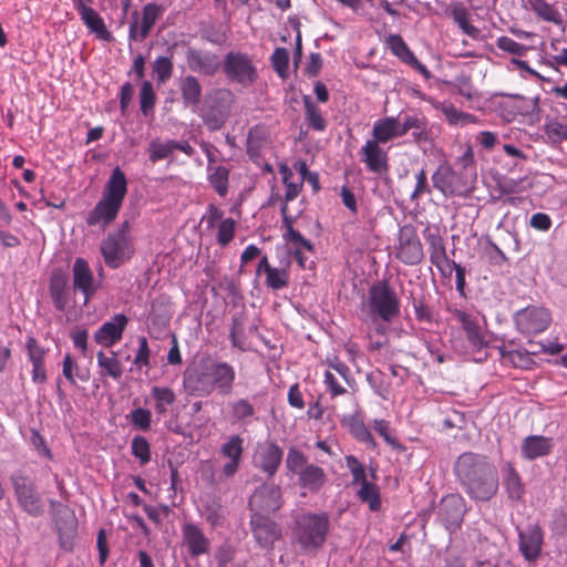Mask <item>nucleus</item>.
Listing matches in <instances>:
<instances>
[{"mask_svg": "<svg viewBox=\"0 0 567 567\" xmlns=\"http://www.w3.org/2000/svg\"><path fill=\"white\" fill-rule=\"evenodd\" d=\"M453 471L462 489L472 501L486 503L497 495L498 471L487 455L464 452L456 458Z\"/></svg>", "mask_w": 567, "mask_h": 567, "instance_id": "obj_1", "label": "nucleus"}, {"mask_svg": "<svg viewBox=\"0 0 567 567\" xmlns=\"http://www.w3.org/2000/svg\"><path fill=\"white\" fill-rule=\"evenodd\" d=\"M236 372L231 364L218 360H203L184 372V388L190 395L207 396L214 391L220 395L233 392Z\"/></svg>", "mask_w": 567, "mask_h": 567, "instance_id": "obj_2", "label": "nucleus"}, {"mask_svg": "<svg viewBox=\"0 0 567 567\" xmlns=\"http://www.w3.org/2000/svg\"><path fill=\"white\" fill-rule=\"evenodd\" d=\"M127 194V178L124 172L116 166L104 187L102 198L87 214L89 226L106 228L116 217Z\"/></svg>", "mask_w": 567, "mask_h": 567, "instance_id": "obj_3", "label": "nucleus"}, {"mask_svg": "<svg viewBox=\"0 0 567 567\" xmlns=\"http://www.w3.org/2000/svg\"><path fill=\"white\" fill-rule=\"evenodd\" d=\"M463 171L456 172L450 165H440L432 175L433 186L445 196H463L473 189L476 171L473 166V155L466 152L462 157Z\"/></svg>", "mask_w": 567, "mask_h": 567, "instance_id": "obj_4", "label": "nucleus"}, {"mask_svg": "<svg viewBox=\"0 0 567 567\" xmlns=\"http://www.w3.org/2000/svg\"><path fill=\"white\" fill-rule=\"evenodd\" d=\"M372 321L392 322L400 315V300L386 281L372 285L363 306Z\"/></svg>", "mask_w": 567, "mask_h": 567, "instance_id": "obj_5", "label": "nucleus"}, {"mask_svg": "<svg viewBox=\"0 0 567 567\" xmlns=\"http://www.w3.org/2000/svg\"><path fill=\"white\" fill-rule=\"evenodd\" d=\"M100 251L105 265L111 269H117L131 259L134 245L127 220L123 221L117 230L107 234L101 243Z\"/></svg>", "mask_w": 567, "mask_h": 567, "instance_id": "obj_6", "label": "nucleus"}, {"mask_svg": "<svg viewBox=\"0 0 567 567\" xmlns=\"http://www.w3.org/2000/svg\"><path fill=\"white\" fill-rule=\"evenodd\" d=\"M329 516L326 513H307L296 519L295 536L305 549L322 546L329 530Z\"/></svg>", "mask_w": 567, "mask_h": 567, "instance_id": "obj_7", "label": "nucleus"}, {"mask_svg": "<svg viewBox=\"0 0 567 567\" xmlns=\"http://www.w3.org/2000/svg\"><path fill=\"white\" fill-rule=\"evenodd\" d=\"M221 71L226 79L243 87L251 86L258 79L254 58L241 51H229L223 59Z\"/></svg>", "mask_w": 567, "mask_h": 567, "instance_id": "obj_8", "label": "nucleus"}, {"mask_svg": "<svg viewBox=\"0 0 567 567\" xmlns=\"http://www.w3.org/2000/svg\"><path fill=\"white\" fill-rule=\"evenodd\" d=\"M11 481L18 504L22 509L33 517L41 516L44 513V504L35 484L21 473L12 474Z\"/></svg>", "mask_w": 567, "mask_h": 567, "instance_id": "obj_9", "label": "nucleus"}, {"mask_svg": "<svg viewBox=\"0 0 567 567\" xmlns=\"http://www.w3.org/2000/svg\"><path fill=\"white\" fill-rule=\"evenodd\" d=\"M516 329L525 336L537 334L545 331L550 322L551 315L548 309L539 306H527L515 312Z\"/></svg>", "mask_w": 567, "mask_h": 567, "instance_id": "obj_10", "label": "nucleus"}, {"mask_svg": "<svg viewBox=\"0 0 567 567\" xmlns=\"http://www.w3.org/2000/svg\"><path fill=\"white\" fill-rule=\"evenodd\" d=\"M466 502L460 494L443 497L437 507V518L450 533L461 528L466 513Z\"/></svg>", "mask_w": 567, "mask_h": 567, "instance_id": "obj_11", "label": "nucleus"}, {"mask_svg": "<svg viewBox=\"0 0 567 567\" xmlns=\"http://www.w3.org/2000/svg\"><path fill=\"white\" fill-rule=\"evenodd\" d=\"M395 256L409 266L419 265L423 260V246L413 226L405 225L400 229Z\"/></svg>", "mask_w": 567, "mask_h": 567, "instance_id": "obj_12", "label": "nucleus"}, {"mask_svg": "<svg viewBox=\"0 0 567 567\" xmlns=\"http://www.w3.org/2000/svg\"><path fill=\"white\" fill-rule=\"evenodd\" d=\"M249 525L255 540L261 548L271 549L282 536L280 525L262 513H252Z\"/></svg>", "mask_w": 567, "mask_h": 567, "instance_id": "obj_13", "label": "nucleus"}, {"mask_svg": "<svg viewBox=\"0 0 567 567\" xmlns=\"http://www.w3.org/2000/svg\"><path fill=\"white\" fill-rule=\"evenodd\" d=\"M284 457V450L274 441L258 443L252 456L255 467L268 477L275 476Z\"/></svg>", "mask_w": 567, "mask_h": 567, "instance_id": "obj_14", "label": "nucleus"}, {"mask_svg": "<svg viewBox=\"0 0 567 567\" xmlns=\"http://www.w3.org/2000/svg\"><path fill=\"white\" fill-rule=\"evenodd\" d=\"M518 549L528 563L536 561L544 546V530L538 524H528L525 528H517Z\"/></svg>", "mask_w": 567, "mask_h": 567, "instance_id": "obj_15", "label": "nucleus"}, {"mask_svg": "<svg viewBox=\"0 0 567 567\" xmlns=\"http://www.w3.org/2000/svg\"><path fill=\"white\" fill-rule=\"evenodd\" d=\"M186 63L192 72L214 76L221 69L223 60L215 52L189 47L186 51Z\"/></svg>", "mask_w": 567, "mask_h": 567, "instance_id": "obj_16", "label": "nucleus"}, {"mask_svg": "<svg viewBox=\"0 0 567 567\" xmlns=\"http://www.w3.org/2000/svg\"><path fill=\"white\" fill-rule=\"evenodd\" d=\"M281 505L280 487L272 483H265L259 486L249 499V508L254 513H275Z\"/></svg>", "mask_w": 567, "mask_h": 567, "instance_id": "obj_17", "label": "nucleus"}, {"mask_svg": "<svg viewBox=\"0 0 567 567\" xmlns=\"http://www.w3.org/2000/svg\"><path fill=\"white\" fill-rule=\"evenodd\" d=\"M453 318L461 324L462 329L466 334V340L473 350H482L487 347V341L482 332V328L475 316L461 310H451Z\"/></svg>", "mask_w": 567, "mask_h": 567, "instance_id": "obj_18", "label": "nucleus"}, {"mask_svg": "<svg viewBox=\"0 0 567 567\" xmlns=\"http://www.w3.org/2000/svg\"><path fill=\"white\" fill-rule=\"evenodd\" d=\"M127 322L128 319L124 313L115 315L95 331V342L106 348L114 346L122 339Z\"/></svg>", "mask_w": 567, "mask_h": 567, "instance_id": "obj_19", "label": "nucleus"}, {"mask_svg": "<svg viewBox=\"0 0 567 567\" xmlns=\"http://www.w3.org/2000/svg\"><path fill=\"white\" fill-rule=\"evenodd\" d=\"M73 289L80 290L84 297V305L95 295L97 287L94 284L93 272L83 258H76L72 267Z\"/></svg>", "mask_w": 567, "mask_h": 567, "instance_id": "obj_20", "label": "nucleus"}, {"mask_svg": "<svg viewBox=\"0 0 567 567\" xmlns=\"http://www.w3.org/2000/svg\"><path fill=\"white\" fill-rule=\"evenodd\" d=\"M74 7L81 17V20L91 32L95 33L101 40H112V33L106 29L103 19L93 8L86 6L83 0H75Z\"/></svg>", "mask_w": 567, "mask_h": 567, "instance_id": "obj_21", "label": "nucleus"}, {"mask_svg": "<svg viewBox=\"0 0 567 567\" xmlns=\"http://www.w3.org/2000/svg\"><path fill=\"white\" fill-rule=\"evenodd\" d=\"M554 447L553 439L543 435H529L520 445V455L527 461L547 456Z\"/></svg>", "mask_w": 567, "mask_h": 567, "instance_id": "obj_22", "label": "nucleus"}, {"mask_svg": "<svg viewBox=\"0 0 567 567\" xmlns=\"http://www.w3.org/2000/svg\"><path fill=\"white\" fill-rule=\"evenodd\" d=\"M183 538L192 557L196 558L209 553L210 542L197 525L193 523L185 524L183 526Z\"/></svg>", "mask_w": 567, "mask_h": 567, "instance_id": "obj_23", "label": "nucleus"}, {"mask_svg": "<svg viewBox=\"0 0 567 567\" xmlns=\"http://www.w3.org/2000/svg\"><path fill=\"white\" fill-rule=\"evenodd\" d=\"M69 278L61 269L52 271L49 280V293L54 308L59 311H64L68 305V288Z\"/></svg>", "mask_w": 567, "mask_h": 567, "instance_id": "obj_24", "label": "nucleus"}, {"mask_svg": "<svg viewBox=\"0 0 567 567\" xmlns=\"http://www.w3.org/2000/svg\"><path fill=\"white\" fill-rule=\"evenodd\" d=\"M423 234L425 240L429 244L431 262L439 268L442 275H445L443 264L451 266L452 260H450L446 256V249L443 238L440 236L437 231H431L429 227L424 230Z\"/></svg>", "mask_w": 567, "mask_h": 567, "instance_id": "obj_25", "label": "nucleus"}, {"mask_svg": "<svg viewBox=\"0 0 567 567\" xmlns=\"http://www.w3.org/2000/svg\"><path fill=\"white\" fill-rule=\"evenodd\" d=\"M361 153L369 171L373 173L388 171V155L375 141L368 140Z\"/></svg>", "mask_w": 567, "mask_h": 567, "instance_id": "obj_26", "label": "nucleus"}, {"mask_svg": "<svg viewBox=\"0 0 567 567\" xmlns=\"http://www.w3.org/2000/svg\"><path fill=\"white\" fill-rule=\"evenodd\" d=\"M178 89L185 107L195 109L202 100L203 87L197 76L188 74L179 80Z\"/></svg>", "mask_w": 567, "mask_h": 567, "instance_id": "obj_27", "label": "nucleus"}, {"mask_svg": "<svg viewBox=\"0 0 567 567\" xmlns=\"http://www.w3.org/2000/svg\"><path fill=\"white\" fill-rule=\"evenodd\" d=\"M444 13L458 25L464 34L472 38L478 34V29L470 22V12L463 2H451L445 8Z\"/></svg>", "mask_w": 567, "mask_h": 567, "instance_id": "obj_28", "label": "nucleus"}, {"mask_svg": "<svg viewBox=\"0 0 567 567\" xmlns=\"http://www.w3.org/2000/svg\"><path fill=\"white\" fill-rule=\"evenodd\" d=\"M502 472L503 484L508 497L512 501L520 499L525 493V486L514 465L511 462L505 463L502 467Z\"/></svg>", "mask_w": 567, "mask_h": 567, "instance_id": "obj_29", "label": "nucleus"}, {"mask_svg": "<svg viewBox=\"0 0 567 567\" xmlns=\"http://www.w3.org/2000/svg\"><path fill=\"white\" fill-rule=\"evenodd\" d=\"M280 213L282 216V227L286 229V231L284 234V239L287 243H291L293 245H299L302 248H305L306 250L312 251L313 244L309 239L305 238L298 230H296L293 228L292 225H293L295 219H293V217L288 215V205H286V203H282V205L280 207Z\"/></svg>", "mask_w": 567, "mask_h": 567, "instance_id": "obj_30", "label": "nucleus"}, {"mask_svg": "<svg viewBox=\"0 0 567 567\" xmlns=\"http://www.w3.org/2000/svg\"><path fill=\"white\" fill-rule=\"evenodd\" d=\"M327 481V475L323 468L310 464L298 476V484L300 487L308 489L311 493H318Z\"/></svg>", "mask_w": 567, "mask_h": 567, "instance_id": "obj_31", "label": "nucleus"}, {"mask_svg": "<svg viewBox=\"0 0 567 567\" xmlns=\"http://www.w3.org/2000/svg\"><path fill=\"white\" fill-rule=\"evenodd\" d=\"M111 355H106L103 351H99L96 354L97 365L101 369L100 374L102 377H111L114 380H120L123 374V368L117 359L114 351L110 352Z\"/></svg>", "mask_w": 567, "mask_h": 567, "instance_id": "obj_32", "label": "nucleus"}, {"mask_svg": "<svg viewBox=\"0 0 567 567\" xmlns=\"http://www.w3.org/2000/svg\"><path fill=\"white\" fill-rule=\"evenodd\" d=\"M165 7L157 3H147L142 10V21L140 25V39L144 40L156 21L163 16Z\"/></svg>", "mask_w": 567, "mask_h": 567, "instance_id": "obj_33", "label": "nucleus"}, {"mask_svg": "<svg viewBox=\"0 0 567 567\" xmlns=\"http://www.w3.org/2000/svg\"><path fill=\"white\" fill-rule=\"evenodd\" d=\"M228 409L233 422L247 424L254 417L256 410L248 399H238L228 403Z\"/></svg>", "mask_w": 567, "mask_h": 567, "instance_id": "obj_34", "label": "nucleus"}, {"mask_svg": "<svg viewBox=\"0 0 567 567\" xmlns=\"http://www.w3.org/2000/svg\"><path fill=\"white\" fill-rule=\"evenodd\" d=\"M208 181L216 193L224 197L228 193L229 169L225 166L207 165Z\"/></svg>", "mask_w": 567, "mask_h": 567, "instance_id": "obj_35", "label": "nucleus"}, {"mask_svg": "<svg viewBox=\"0 0 567 567\" xmlns=\"http://www.w3.org/2000/svg\"><path fill=\"white\" fill-rule=\"evenodd\" d=\"M302 102L305 105V114L309 127L318 132L324 131L327 127V121L322 116L319 107L312 101L311 96L303 95Z\"/></svg>", "mask_w": 567, "mask_h": 567, "instance_id": "obj_36", "label": "nucleus"}, {"mask_svg": "<svg viewBox=\"0 0 567 567\" xmlns=\"http://www.w3.org/2000/svg\"><path fill=\"white\" fill-rule=\"evenodd\" d=\"M394 133V116H385L374 122L372 128L373 138L371 141H375L378 144H385L395 138Z\"/></svg>", "mask_w": 567, "mask_h": 567, "instance_id": "obj_37", "label": "nucleus"}, {"mask_svg": "<svg viewBox=\"0 0 567 567\" xmlns=\"http://www.w3.org/2000/svg\"><path fill=\"white\" fill-rule=\"evenodd\" d=\"M347 425L351 435L359 442L367 444L370 449H375L377 443L370 432V430L365 426L363 421H361L357 416H351L347 421Z\"/></svg>", "mask_w": 567, "mask_h": 567, "instance_id": "obj_38", "label": "nucleus"}, {"mask_svg": "<svg viewBox=\"0 0 567 567\" xmlns=\"http://www.w3.org/2000/svg\"><path fill=\"white\" fill-rule=\"evenodd\" d=\"M207 97L208 106L230 113L235 95L229 89H214L208 93Z\"/></svg>", "mask_w": 567, "mask_h": 567, "instance_id": "obj_39", "label": "nucleus"}, {"mask_svg": "<svg viewBox=\"0 0 567 567\" xmlns=\"http://www.w3.org/2000/svg\"><path fill=\"white\" fill-rule=\"evenodd\" d=\"M530 8L544 21L553 22L557 25L563 24V18L559 11L546 0L530 1Z\"/></svg>", "mask_w": 567, "mask_h": 567, "instance_id": "obj_40", "label": "nucleus"}, {"mask_svg": "<svg viewBox=\"0 0 567 567\" xmlns=\"http://www.w3.org/2000/svg\"><path fill=\"white\" fill-rule=\"evenodd\" d=\"M310 464L308 463V457L302 451L298 450L296 446H291L288 450L286 467L289 473L299 476L300 472H302Z\"/></svg>", "mask_w": 567, "mask_h": 567, "instance_id": "obj_41", "label": "nucleus"}, {"mask_svg": "<svg viewBox=\"0 0 567 567\" xmlns=\"http://www.w3.org/2000/svg\"><path fill=\"white\" fill-rule=\"evenodd\" d=\"M358 497L361 502L368 503L370 511L377 512L381 507V497L379 487L370 482L361 485L358 491Z\"/></svg>", "mask_w": 567, "mask_h": 567, "instance_id": "obj_42", "label": "nucleus"}, {"mask_svg": "<svg viewBox=\"0 0 567 567\" xmlns=\"http://www.w3.org/2000/svg\"><path fill=\"white\" fill-rule=\"evenodd\" d=\"M229 339L234 348L241 351L246 350L245 322L243 316H233Z\"/></svg>", "mask_w": 567, "mask_h": 567, "instance_id": "obj_43", "label": "nucleus"}, {"mask_svg": "<svg viewBox=\"0 0 567 567\" xmlns=\"http://www.w3.org/2000/svg\"><path fill=\"white\" fill-rule=\"evenodd\" d=\"M172 144L173 140L166 142H162L158 138L152 140L147 148L150 161L156 163L171 156L174 152Z\"/></svg>", "mask_w": 567, "mask_h": 567, "instance_id": "obj_44", "label": "nucleus"}, {"mask_svg": "<svg viewBox=\"0 0 567 567\" xmlns=\"http://www.w3.org/2000/svg\"><path fill=\"white\" fill-rule=\"evenodd\" d=\"M244 452V439L239 435L230 436L220 447V453L229 460L240 461Z\"/></svg>", "mask_w": 567, "mask_h": 567, "instance_id": "obj_45", "label": "nucleus"}, {"mask_svg": "<svg viewBox=\"0 0 567 567\" xmlns=\"http://www.w3.org/2000/svg\"><path fill=\"white\" fill-rule=\"evenodd\" d=\"M280 174L282 175V182L286 186L284 203H286L287 205L289 202L293 200L299 195L302 188V181H300L299 183L291 182L290 179L293 174L291 169L286 165H282L280 167Z\"/></svg>", "mask_w": 567, "mask_h": 567, "instance_id": "obj_46", "label": "nucleus"}, {"mask_svg": "<svg viewBox=\"0 0 567 567\" xmlns=\"http://www.w3.org/2000/svg\"><path fill=\"white\" fill-rule=\"evenodd\" d=\"M156 102V95L153 89V84L150 81H144L140 91V103H141V112L144 115H148Z\"/></svg>", "mask_w": 567, "mask_h": 567, "instance_id": "obj_47", "label": "nucleus"}, {"mask_svg": "<svg viewBox=\"0 0 567 567\" xmlns=\"http://www.w3.org/2000/svg\"><path fill=\"white\" fill-rule=\"evenodd\" d=\"M132 454L138 458L141 465H145L151 461V447L148 441L144 436H134L131 443Z\"/></svg>", "mask_w": 567, "mask_h": 567, "instance_id": "obj_48", "label": "nucleus"}, {"mask_svg": "<svg viewBox=\"0 0 567 567\" xmlns=\"http://www.w3.org/2000/svg\"><path fill=\"white\" fill-rule=\"evenodd\" d=\"M228 115L229 113L227 112L208 106L207 111L203 115V121L207 128L214 132L224 126Z\"/></svg>", "mask_w": 567, "mask_h": 567, "instance_id": "obj_49", "label": "nucleus"}, {"mask_svg": "<svg viewBox=\"0 0 567 567\" xmlns=\"http://www.w3.org/2000/svg\"><path fill=\"white\" fill-rule=\"evenodd\" d=\"M271 65L277 74L281 79H286L288 75V65H289V52L285 48L275 49L271 58Z\"/></svg>", "mask_w": 567, "mask_h": 567, "instance_id": "obj_50", "label": "nucleus"}, {"mask_svg": "<svg viewBox=\"0 0 567 567\" xmlns=\"http://www.w3.org/2000/svg\"><path fill=\"white\" fill-rule=\"evenodd\" d=\"M388 44L391 52L405 63L414 53L410 50L401 35L392 34L388 38Z\"/></svg>", "mask_w": 567, "mask_h": 567, "instance_id": "obj_51", "label": "nucleus"}, {"mask_svg": "<svg viewBox=\"0 0 567 567\" xmlns=\"http://www.w3.org/2000/svg\"><path fill=\"white\" fill-rule=\"evenodd\" d=\"M128 419L134 427L148 431L151 429L152 413L144 408H137L131 411Z\"/></svg>", "mask_w": 567, "mask_h": 567, "instance_id": "obj_52", "label": "nucleus"}, {"mask_svg": "<svg viewBox=\"0 0 567 567\" xmlns=\"http://www.w3.org/2000/svg\"><path fill=\"white\" fill-rule=\"evenodd\" d=\"M153 72L161 83H165L169 80L173 73V62L171 58L158 56L153 63Z\"/></svg>", "mask_w": 567, "mask_h": 567, "instance_id": "obj_53", "label": "nucleus"}, {"mask_svg": "<svg viewBox=\"0 0 567 567\" xmlns=\"http://www.w3.org/2000/svg\"><path fill=\"white\" fill-rule=\"evenodd\" d=\"M289 284V276L285 269L274 268L266 275V286L272 290H280Z\"/></svg>", "mask_w": 567, "mask_h": 567, "instance_id": "obj_54", "label": "nucleus"}, {"mask_svg": "<svg viewBox=\"0 0 567 567\" xmlns=\"http://www.w3.org/2000/svg\"><path fill=\"white\" fill-rule=\"evenodd\" d=\"M235 226L236 223L233 218H226L219 224L217 231V243L221 247L227 246L233 240L235 235Z\"/></svg>", "mask_w": 567, "mask_h": 567, "instance_id": "obj_55", "label": "nucleus"}, {"mask_svg": "<svg viewBox=\"0 0 567 567\" xmlns=\"http://www.w3.org/2000/svg\"><path fill=\"white\" fill-rule=\"evenodd\" d=\"M367 381L374 390L375 394L382 399H388L389 385L384 383L383 373L379 370L373 371L367 375Z\"/></svg>", "mask_w": 567, "mask_h": 567, "instance_id": "obj_56", "label": "nucleus"}, {"mask_svg": "<svg viewBox=\"0 0 567 567\" xmlns=\"http://www.w3.org/2000/svg\"><path fill=\"white\" fill-rule=\"evenodd\" d=\"M412 306L415 312V318L419 322L432 324L434 322L433 311L425 305L423 299H413Z\"/></svg>", "mask_w": 567, "mask_h": 567, "instance_id": "obj_57", "label": "nucleus"}, {"mask_svg": "<svg viewBox=\"0 0 567 567\" xmlns=\"http://www.w3.org/2000/svg\"><path fill=\"white\" fill-rule=\"evenodd\" d=\"M138 349L134 359V364L137 368L150 365V347L146 337H138Z\"/></svg>", "mask_w": 567, "mask_h": 567, "instance_id": "obj_58", "label": "nucleus"}, {"mask_svg": "<svg viewBox=\"0 0 567 567\" xmlns=\"http://www.w3.org/2000/svg\"><path fill=\"white\" fill-rule=\"evenodd\" d=\"M497 48L502 51L515 54V55H523L525 53V45L516 42L509 37H501L497 39Z\"/></svg>", "mask_w": 567, "mask_h": 567, "instance_id": "obj_59", "label": "nucleus"}, {"mask_svg": "<svg viewBox=\"0 0 567 567\" xmlns=\"http://www.w3.org/2000/svg\"><path fill=\"white\" fill-rule=\"evenodd\" d=\"M27 350L31 363H42L45 357V350L38 343L35 338L27 339Z\"/></svg>", "mask_w": 567, "mask_h": 567, "instance_id": "obj_60", "label": "nucleus"}, {"mask_svg": "<svg viewBox=\"0 0 567 567\" xmlns=\"http://www.w3.org/2000/svg\"><path fill=\"white\" fill-rule=\"evenodd\" d=\"M151 393L156 402L164 403L166 405H172L176 399L173 390L166 386H153Z\"/></svg>", "mask_w": 567, "mask_h": 567, "instance_id": "obj_61", "label": "nucleus"}, {"mask_svg": "<svg viewBox=\"0 0 567 567\" xmlns=\"http://www.w3.org/2000/svg\"><path fill=\"white\" fill-rule=\"evenodd\" d=\"M415 178H416V185H415V188H414L413 193L411 194V199L412 200L417 199L423 194H430L431 193V189H430V186H429V183H427V176H426V173H425L424 169H421L416 174Z\"/></svg>", "mask_w": 567, "mask_h": 567, "instance_id": "obj_62", "label": "nucleus"}, {"mask_svg": "<svg viewBox=\"0 0 567 567\" xmlns=\"http://www.w3.org/2000/svg\"><path fill=\"white\" fill-rule=\"evenodd\" d=\"M487 249H489L488 257H489V262L492 265L502 266L508 261V258L506 257L504 251L492 240H488Z\"/></svg>", "mask_w": 567, "mask_h": 567, "instance_id": "obj_63", "label": "nucleus"}, {"mask_svg": "<svg viewBox=\"0 0 567 567\" xmlns=\"http://www.w3.org/2000/svg\"><path fill=\"white\" fill-rule=\"evenodd\" d=\"M530 227L539 231H547L551 227V219L545 213H536L530 217Z\"/></svg>", "mask_w": 567, "mask_h": 567, "instance_id": "obj_64", "label": "nucleus"}]
</instances>
